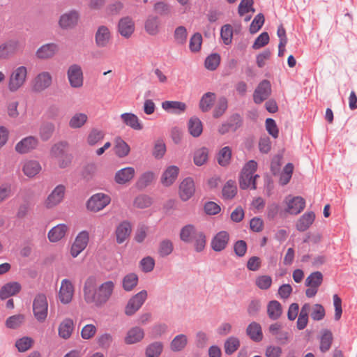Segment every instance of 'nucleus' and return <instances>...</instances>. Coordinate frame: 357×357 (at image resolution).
I'll use <instances>...</instances> for the list:
<instances>
[{"instance_id":"21","label":"nucleus","mask_w":357,"mask_h":357,"mask_svg":"<svg viewBox=\"0 0 357 357\" xmlns=\"http://www.w3.org/2000/svg\"><path fill=\"white\" fill-rule=\"evenodd\" d=\"M58 51L59 46L57 44L54 43H47L37 50L36 56L40 59H47L53 57Z\"/></svg>"},{"instance_id":"10","label":"nucleus","mask_w":357,"mask_h":357,"mask_svg":"<svg viewBox=\"0 0 357 357\" xmlns=\"http://www.w3.org/2000/svg\"><path fill=\"white\" fill-rule=\"evenodd\" d=\"M89 241V234L87 231H80L76 236L71 246L70 254L73 257H77L87 246Z\"/></svg>"},{"instance_id":"46","label":"nucleus","mask_w":357,"mask_h":357,"mask_svg":"<svg viewBox=\"0 0 357 357\" xmlns=\"http://www.w3.org/2000/svg\"><path fill=\"white\" fill-rule=\"evenodd\" d=\"M188 343V337L184 334L176 335L171 342L170 347L173 351H180L183 350Z\"/></svg>"},{"instance_id":"34","label":"nucleus","mask_w":357,"mask_h":357,"mask_svg":"<svg viewBox=\"0 0 357 357\" xmlns=\"http://www.w3.org/2000/svg\"><path fill=\"white\" fill-rule=\"evenodd\" d=\"M144 336V332L142 328L138 326L130 328L125 337V342L128 344H132L141 341Z\"/></svg>"},{"instance_id":"23","label":"nucleus","mask_w":357,"mask_h":357,"mask_svg":"<svg viewBox=\"0 0 357 357\" xmlns=\"http://www.w3.org/2000/svg\"><path fill=\"white\" fill-rule=\"evenodd\" d=\"M118 28L119 33L126 38H128L135 31V24L130 17H126L120 20Z\"/></svg>"},{"instance_id":"16","label":"nucleus","mask_w":357,"mask_h":357,"mask_svg":"<svg viewBox=\"0 0 357 357\" xmlns=\"http://www.w3.org/2000/svg\"><path fill=\"white\" fill-rule=\"evenodd\" d=\"M74 294V287L72 282L68 279H63L61 281V287L59 292L60 301L63 304H68L71 302Z\"/></svg>"},{"instance_id":"17","label":"nucleus","mask_w":357,"mask_h":357,"mask_svg":"<svg viewBox=\"0 0 357 357\" xmlns=\"http://www.w3.org/2000/svg\"><path fill=\"white\" fill-rule=\"evenodd\" d=\"M229 241V234L227 231H219L212 238L211 247L215 252H221L226 248Z\"/></svg>"},{"instance_id":"54","label":"nucleus","mask_w":357,"mask_h":357,"mask_svg":"<svg viewBox=\"0 0 357 357\" xmlns=\"http://www.w3.org/2000/svg\"><path fill=\"white\" fill-rule=\"evenodd\" d=\"M332 341V333L328 330L324 331L320 340V350L321 352L324 353L330 349Z\"/></svg>"},{"instance_id":"33","label":"nucleus","mask_w":357,"mask_h":357,"mask_svg":"<svg viewBox=\"0 0 357 357\" xmlns=\"http://www.w3.org/2000/svg\"><path fill=\"white\" fill-rule=\"evenodd\" d=\"M41 169L42 167L39 162L33 160L25 161L22 166L24 174L29 178L37 175L41 171Z\"/></svg>"},{"instance_id":"7","label":"nucleus","mask_w":357,"mask_h":357,"mask_svg":"<svg viewBox=\"0 0 357 357\" xmlns=\"http://www.w3.org/2000/svg\"><path fill=\"white\" fill-rule=\"evenodd\" d=\"M67 77L71 87L80 88L84 84V75L82 67L78 64L70 65L67 70Z\"/></svg>"},{"instance_id":"32","label":"nucleus","mask_w":357,"mask_h":357,"mask_svg":"<svg viewBox=\"0 0 357 357\" xmlns=\"http://www.w3.org/2000/svg\"><path fill=\"white\" fill-rule=\"evenodd\" d=\"M68 227L66 224H59L50 230L48 232V238L50 241L55 243L62 239L67 231Z\"/></svg>"},{"instance_id":"24","label":"nucleus","mask_w":357,"mask_h":357,"mask_svg":"<svg viewBox=\"0 0 357 357\" xmlns=\"http://www.w3.org/2000/svg\"><path fill=\"white\" fill-rule=\"evenodd\" d=\"M135 174V170L133 167H125L116 172L114 180L118 184H126L134 178Z\"/></svg>"},{"instance_id":"28","label":"nucleus","mask_w":357,"mask_h":357,"mask_svg":"<svg viewBox=\"0 0 357 357\" xmlns=\"http://www.w3.org/2000/svg\"><path fill=\"white\" fill-rule=\"evenodd\" d=\"M162 108L169 113L179 114L185 112L186 105L180 101L166 100L162 102Z\"/></svg>"},{"instance_id":"59","label":"nucleus","mask_w":357,"mask_h":357,"mask_svg":"<svg viewBox=\"0 0 357 357\" xmlns=\"http://www.w3.org/2000/svg\"><path fill=\"white\" fill-rule=\"evenodd\" d=\"M54 130V125L52 123H45L40 128V136L43 141L48 140Z\"/></svg>"},{"instance_id":"40","label":"nucleus","mask_w":357,"mask_h":357,"mask_svg":"<svg viewBox=\"0 0 357 357\" xmlns=\"http://www.w3.org/2000/svg\"><path fill=\"white\" fill-rule=\"evenodd\" d=\"M114 153L119 158L127 156L130 151L129 145L121 137H116L114 141Z\"/></svg>"},{"instance_id":"2","label":"nucleus","mask_w":357,"mask_h":357,"mask_svg":"<svg viewBox=\"0 0 357 357\" xmlns=\"http://www.w3.org/2000/svg\"><path fill=\"white\" fill-rule=\"evenodd\" d=\"M114 289V283L112 281L103 282L97 288L87 303L94 304L96 306L105 304L111 298Z\"/></svg>"},{"instance_id":"8","label":"nucleus","mask_w":357,"mask_h":357,"mask_svg":"<svg viewBox=\"0 0 357 357\" xmlns=\"http://www.w3.org/2000/svg\"><path fill=\"white\" fill-rule=\"evenodd\" d=\"M65 192L66 187L63 185L56 186L45 200V207L50 209L59 205L63 200Z\"/></svg>"},{"instance_id":"55","label":"nucleus","mask_w":357,"mask_h":357,"mask_svg":"<svg viewBox=\"0 0 357 357\" xmlns=\"http://www.w3.org/2000/svg\"><path fill=\"white\" fill-rule=\"evenodd\" d=\"M240 346L238 338L231 336L229 337L225 342V351L227 354L231 355L234 353Z\"/></svg>"},{"instance_id":"27","label":"nucleus","mask_w":357,"mask_h":357,"mask_svg":"<svg viewBox=\"0 0 357 357\" xmlns=\"http://www.w3.org/2000/svg\"><path fill=\"white\" fill-rule=\"evenodd\" d=\"M199 231L193 225H186L181 229L180 239L185 243H192L194 238L196 237Z\"/></svg>"},{"instance_id":"53","label":"nucleus","mask_w":357,"mask_h":357,"mask_svg":"<svg viewBox=\"0 0 357 357\" xmlns=\"http://www.w3.org/2000/svg\"><path fill=\"white\" fill-rule=\"evenodd\" d=\"M155 176L152 172H146L142 174L136 183V186L139 189H144L150 185L154 180Z\"/></svg>"},{"instance_id":"20","label":"nucleus","mask_w":357,"mask_h":357,"mask_svg":"<svg viewBox=\"0 0 357 357\" xmlns=\"http://www.w3.org/2000/svg\"><path fill=\"white\" fill-rule=\"evenodd\" d=\"M241 126V119L239 114H235L223 123L218 128V132L224 135L229 131H236Z\"/></svg>"},{"instance_id":"60","label":"nucleus","mask_w":357,"mask_h":357,"mask_svg":"<svg viewBox=\"0 0 357 357\" xmlns=\"http://www.w3.org/2000/svg\"><path fill=\"white\" fill-rule=\"evenodd\" d=\"M220 37L225 45H229L232 41L233 28L230 24H225L220 30Z\"/></svg>"},{"instance_id":"31","label":"nucleus","mask_w":357,"mask_h":357,"mask_svg":"<svg viewBox=\"0 0 357 357\" xmlns=\"http://www.w3.org/2000/svg\"><path fill=\"white\" fill-rule=\"evenodd\" d=\"M97 289V278L91 275L86 278L83 288L84 298L86 303L89 302L93 294Z\"/></svg>"},{"instance_id":"26","label":"nucleus","mask_w":357,"mask_h":357,"mask_svg":"<svg viewBox=\"0 0 357 357\" xmlns=\"http://www.w3.org/2000/svg\"><path fill=\"white\" fill-rule=\"evenodd\" d=\"M179 169L175 165L168 167L161 176V183L165 186L171 185L176 179Z\"/></svg>"},{"instance_id":"58","label":"nucleus","mask_w":357,"mask_h":357,"mask_svg":"<svg viewBox=\"0 0 357 357\" xmlns=\"http://www.w3.org/2000/svg\"><path fill=\"white\" fill-rule=\"evenodd\" d=\"M195 250L197 252H202L206 247V236L203 231H199L196 237L194 238L193 241Z\"/></svg>"},{"instance_id":"30","label":"nucleus","mask_w":357,"mask_h":357,"mask_svg":"<svg viewBox=\"0 0 357 357\" xmlns=\"http://www.w3.org/2000/svg\"><path fill=\"white\" fill-rule=\"evenodd\" d=\"M246 334L254 342H259L263 340L261 326L257 322L252 321L248 326Z\"/></svg>"},{"instance_id":"39","label":"nucleus","mask_w":357,"mask_h":357,"mask_svg":"<svg viewBox=\"0 0 357 357\" xmlns=\"http://www.w3.org/2000/svg\"><path fill=\"white\" fill-rule=\"evenodd\" d=\"M267 314L271 320L278 319L282 314V307L280 302L273 300L267 305Z\"/></svg>"},{"instance_id":"43","label":"nucleus","mask_w":357,"mask_h":357,"mask_svg":"<svg viewBox=\"0 0 357 357\" xmlns=\"http://www.w3.org/2000/svg\"><path fill=\"white\" fill-rule=\"evenodd\" d=\"M188 127L190 134L194 137L200 136L203 131L202 123L197 117H192L188 123Z\"/></svg>"},{"instance_id":"51","label":"nucleus","mask_w":357,"mask_h":357,"mask_svg":"<svg viewBox=\"0 0 357 357\" xmlns=\"http://www.w3.org/2000/svg\"><path fill=\"white\" fill-rule=\"evenodd\" d=\"M231 157V150L229 146L223 147L218 153V162L221 166L229 165Z\"/></svg>"},{"instance_id":"50","label":"nucleus","mask_w":357,"mask_h":357,"mask_svg":"<svg viewBox=\"0 0 357 357\" xmlns=\"http://www.w3.org/2000/svg\"><path fill=\"white\" fill-rule=\"evenodd\" d=\"M68 143L66 142H60L54 144L50 150L51 158L56 160L66 151Z\"/></svg>"},{"instance_id":"41","label":"nucleus","mask_w":357,"mask_h":357,"mask_svg":"<svg viewBox=\"0 0 357 357\" xmlns=\"http://www.w3.org/2000/svg\"><path fill=\"white\" fill-rule=\"evenodd\" d=\"M174 250L173 242L169 238H164L158 243V254L160 257L170 255Z\"/></svg>"},{"instance_id":"35","label":"nucleus","mask_w":357,"mask_h":357,"mask_svg":"<svg viewBox=\"0 0 357 357\" xmlns=\"http://www.w3.org/2000/svg\"><path fill=\"white\" fill-rule=\"evenodd\" d=\"M122 121L128 126L135 130H141L143 128L139 118L132 113H123L121 115Z\"/></svg>"},{"instance_id":"14","label":"nucleus","mask_w":357,"mask_h":357,"mask_svg":"<svg viewBox=\"0 0 357 357\" xmlns=\"http://www.w3.org/2000/svg\"><path fill=\"white\" fill-rule=\"evenodd\" d=\"M285 202L287 206L286 211L292 215L300 213L305 206V201L301 197L289 196L286 197Z\"/></svg>"},{"instance_id":"44","label":"nucleus","mask_w":357,"mask_h":357,"mask_svg":"<svg viewBox=\"0 0 357 357\" xmlns=\"http://www.w3.org/2000/svg\"><path fill=\"white\" fill-rule=\"evenodd\" d=\"M138 276L134 273H130L124 276L122 280L123 289L126 291H132L138 283Z\"/></svg>"},{"instance_id":"1","label":"nucleus","mask_w":357,"mask_h":357,"mask_svg":"<svg viewBox=\"0 0 357 357\" xmlns=\"http://www.w3.org/2000/svg\"><path fill=\"white\" fill-rule=\"evenodd\" d=\"M257 169V163L255 160L248 161L243 167L239 178V185L241 189H256V178L258 174H255Z\"/></svg>"},{"instance_id":"6","label":"nucleus","mask_w":357,"mask_h":357,"mask_svg":"<svg viewBox=\"0 0 357 357\" xmlns=\"http://www.w3.org/2000/svg\"><path fill=\"white\" fill-rule=\"evenodd\" d=\"M111 202L109 195L104 193H96L87 201V208L93 212H98L105 208Z\"/></svg>"},{"instance_id":"62","label":"nucleus","mask_w":357,"mask_h":357,"mask_svg":"<svg viewBox=\"0 0 357 357\" xmlns=\"http://www.w3.org/2000/svg\"><path fill=\"white\" fill-rule=\"evenodd\" d=\"M228 107L227 100L225 97L219 98L218 103L213 110V117L219 118L223 115Z\"/></svg>"},{"instance_id":"29","label":"nucleus","mask_w":357,"mask_h":357,"mask_svg":"<svg viewBox=\"0 0 357 357\" xmlns=\"http://www.w3.org/2000/svg\"><path fill=\"white\" fill-rule=\"evenodd\" d=\"M131 230L129 222L123 221L120 223L116 229V242L119 244L123 243L130 236Z\"/></svg>"},{"instance_id":"47","label":"nucleus","mask_w":357,"mask_h":357,"mask_svg":"<svg viewBox=\"0 0 357 357\" xmlns=\"http://www.w3.org/2000/svg\"><path fill=\"white\" fill-rule=\"evenodd\" d=\"M88 116L84 113H76L69 121V126L71 128L77 129L82 128L87 121Z\"/></svg>"},{"instance_id":"4","label":"nucleus","mask_w":357,"mask_h":357,"mask_svg":"<svg viewBox=\"0 0 357 357\" xmlns=\"http://www.w3.org/2000/svg\"><path fill=\"white\" fill-rule=\"evenodd\" d=\"M33 312L39 322H43L48 314V303L44 294H38L33 301Z\"/></svg>"},{"instance_id":"61","label":"nucleus","mask_w":357,"mask_h":357,"mask_svg":"<svg viewBox=\"0 0 357 357\" xmlns=\"http://www.w3.org/2000/svg\"><path fill=\"white\" fill-rule=\"evenodd\" d=\"M256 286L261 290L268 289L272 284V278L269 275H259L255 279Z\"/></svg>"},{"instance_id":"36","label":"nucleus","mask_w":357,"mask_h":357,"mask_svg":"<svg viewBox=\"0 0 357 357\" xmlns=\"http://www.w3.org/2000/svg\"><path fill=\"white\" fill-rule=\"evenodd\" d=\"M310 311L311 305L310 303H305L302 306L296 322V327L298 330H303L307 326Z\"/></svg>"},{"instance_id":"38","label":"nucleus","mask_w":357,"mask_h":357,"mask_svg":"<svg viewBox=\"0 0 357 357\" xmlns=\"http://www.w3.org/2000/svg\"><path fill=\"white\" fill-rule=\"evenodd\" d=\"M74 330V322L71 319H65L59 326V335L65 340L68 339Z\"/></svg>"},{"instance_id":"25","label":"nucleus","mask_w":357,"mask_h":357,"mask_svg":"<svg viewBox=\"0 0 357 357\" xmlns=\"http://www.w3.org/2000/svg\"><path fill=\"white\" fill-rule=\"evenodd\" d=\"M21 284L17 282H8L4 284L0 289V298L5 300L14 296L21 290Z\"/></svg>"},{"instance_id":"57","label":"nucleus","mask_w":357,"mask_h":357,"mask_svg":"<svg viewBox=\"0 0 357 357\" xmlns=\"http://www.w3.org/2000/svg\"><path fill=\"white\" fill-rule=\"evenodd\" d=\"M162 344L161 342H153L149 344L146 349V357H158L162 351Z\"/></svg>"},{"instance_id":"63","label":"nucleus","mask_w":357,"mask_h":357,"mask_svg":"<svg viewBox=\"0 0 357 357\" xmlns=\"http://www.w3.org/2000/svg\"><path fill=\"white\" fill-rule=\"evenodd\" d=\"M220 62V56L218 54H212L208 56L205 60V67L210 70H215Z\"/></svg>"},{"instance_id":"19","label":"nucleus","mask_w":357,"mask_h":357,"mask_svg":"<svg viewBox=\"0 0 357 357\" xmlns=\"http://www.w3.org/2000/svg\"><path fill=\"white\" fill-rule=\"evenodd\" d=\"M38 144V140L33 136L26 137L20 140L15 145V151L21 154L26 153L36 149Z\"/></svg>"},{"instance_id":"48","label":"nucleus","mask_w":357,"mask_h":357,"mask_svg":"<svg viewBox=\"0 0 357 357\" xmlns=\"http://www.w3.org/2000/svg\"><path fill=\"white\" fill-rule=\"evenodd\" d=\"M323 281V275L319 271L311 273L305 280V286L319 288Z\"/></svg>"},{"instance_id":"9","label":"nucleus","mask_w":357,"mask_h":357,"mask_svg":"<svg viewBox=\"0 0 357 357\" xmlns=\"http://www.w3.org/2000/svg\"><path fill=\"white\" fill-rule=\"evenodd\" d=\"M271 93V85L268 80L264 79L256 87L253 93V100L256 104H261Z\"/></svg>"},{"instance_id":"12","label":"nucleus","mask_w":357,"mask_h":357,"mask_svg":"<svg viewBox=\"0 0 357 357\" xmlns=\"http://www.w3.org/2000/svg\"><path fill=\"white\" fill-rule=\"evenodd\" d=\"M112 39V33L109 29L105 25L98 27L95 33V43L98 47L103 48L108 46Z\"/></svg>"},{"instance_id":"37","label":"nucleus","mask_w":357,"mask_h":357,"mask_svg":"<svg viewBox=\"0 0 357 357\" xmlns=\"http://www.w3.org/2000/svg\"><path fill=\"white\" fill-rule=\"evenodd\" d=\"M315 219L314 212L305 213L298 220L296 223V229L300 231H306L313 223Z\"/></svg>"},{"instance_id":"42","label":"nucleus","mask_w":357,"mask_h":357,"mask_svg":"<svg viewBox=\"0 0 357 357\" xmlns=\"http://www.w3.org/2000/svg\"><path fill=\"white\" fill-rule=\"evenodd\" d=\"M215 100V94L212 92L204 93L199 101V108L203 112H208L213 107Z\"/></svg>"},{"instance_id":"3","label":"nucleus","mask_w":357,"mask_h":357,"mask_svg":"<svg viewBox=\"0 0 357 357\" xmlns=\"http://www.w3.org/2000/svg\"><path fill=\"white\" fill-rule=\"evenodd\" d=\"M27 68L24 66L15 68L9 77L8 88L10 91H17L26 81Z\"/></svg>"},{"instance_id":"15","label":"nucleus","mask_w":357,"mask_h":357,"mask_svg":"<svg viewBox=\"0 0 357 357\" xmlns=\"http://www.w3.org/2000/svg\"><path fill=\"white\" fill-rule=\"evenodd\" d=\"M20 49L18 40L11 39L0 45V59H6Z\"/></svg>"},{"instance_id":"56","label":"nucleus","mask_w":357,"mask_h":357,"mask_svg":"<svg viewBox=\"0 0 357 357\" xmlns=\"http://www.w3.org/2000/svg\"><path fill=\"white\" fill-rule=\"evenodd\" d=\"M33 344V340L29 337H23L15 342V347L20 352H25L29 350Z\"/></svg>"},{"instance_id":"18","label":"nucleus","mask_w":357,"mask_h":357,"mask_svg":"<svg viewBox=\"0 0 357 357\" xmlns=\"http://www.w3.org/2000/svg\"><path fill=\"white\" fill-rule=\"evenodd\" d=\"M161 22L158 16L149 15L144 22V30L151 36H157L160 32Z\"/></svg>"},{"instance_id":"13","label":"nucleus","mask_w":357,"mask_h":357,"mask_svg":"<svg viewBox=\"0 0 357 357\" xmlns=\"http://www.w3.org/2000/svg\"><path fill=\"white\" fill-rule=\"evenodd\" d=\"M79 18V13L75 10H72L61 15L59 24L63 29H72L77 25Z\"/></svg>"},{"instance_id":"11","label":"nucleus","mask_w":357,"mask_h":357,"mask_svg":"<svg viewBox=\"0 0 357 357\" xmlns=\"http://www.w3.org/2000/svg\"><path fill=\"white\" fill-rule=\"evenodd\" d=\"M52 83V77L49 72L43 71L38 73L33 79V89L41 92L49 88Z\"/></svg>"},{"instance_id":"49","label":"nucleus","mask_w":357,"mask_h":357,"mask_svg":"<svg viewBox=\"0 0 357 357\" xmlns=\"http://www.w3.org/2000/svg\"><path fill=\"white\" fill-rule=\"evenodd\" d=\"M237 193L236 183L231 180L228 181L222 188V196L225 199H231Z\"/></svg>"},{"instance_id":"64","label":"nucleus","mask_w":357,"mask_h":357,"mask_svg":"<svg viewBox=\"0 0 357 357\" xmlns=\"http://www.w3.org/2000/svg\"><path fill=\"white\" fill-rule=\"evenodd\" d=\"M187 29L183 26H179L176 28L174 33L175 41L179 45H183L187 40Z\"/></svg>"},{"instance_id":"45","label":"nucleus","mask_w":357,"mask_h":357,"mask_svg":"<svg viewBox=\"0 0 357 357\" xmlns=\"http://www.w3.org/2000/svg\"><path fill=\"white\" fill-rule=\"evenodd\" d=\"M105 137V132L98 128H93L89 133L86 139L89 146H96Z\"/></svg>"},{"instance_id":"22","label":"nucleus","mask_w":357,"mask_h":357,"mask_svg":"<svg viewBox=\"0 0 357 357\" xmlns=\"http://www.w3.org/2000/svg\"><path fill=\"white\" fill-rule=\"evenodd\" d=\"M195 190L194 181L192 178H185L179 187V194L182 200H188L194 194Z\"/></svg>"},{"instance_id":"52","label":"nucleus","mask_w":357,"mask_h":357,"mask_svg":"<svg viewBox=\"0 0 357 357\" xmlns=\"http://www.w3.org/2000/svg\"><path fill=\"white\" fill-rule=\"evenodd\" d=\"M208 157V149L205 147H202L195 151L194 153V162L197 166H202L207 161Z\"/></svg>"},{"instance_id":"5","label":"nucleus","mask_w":357,"mask_h":357,"mask_svg":"<svg viewBox=\"0 0 357 357\" xmlns=\"http://www.w3.org/2000/svg\"><path fill=\"white\" fill-rule=\"evenodd\" d=\"M146 298L147 291L146 290H142L132 296L125 307V314L128 316L133 315L140 309Z\"/></svg>"}]
</instances>
